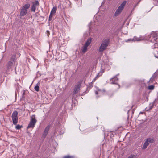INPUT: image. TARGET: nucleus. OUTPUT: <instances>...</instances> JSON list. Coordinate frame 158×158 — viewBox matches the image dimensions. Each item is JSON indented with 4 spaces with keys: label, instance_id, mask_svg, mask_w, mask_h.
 <instances>
[{
    "label": "nucleus",
    "instance_id": "1",
    "mask_svg": "<svg viewBox=\"0 0 158 158\" xmlns=\"http://www.w3.org/2000/svg\"><path fill=\"white\" fill-rule=\"evenodd\" d=\"M30 7V4L29 3L25 4L23 6L20 10V16H23L25 15L27 13L28 9Z\"/></svg>",
    "mask_w": 158,
    "mask_h": 158
},
{
    "label": "nucleus",
    "instance_id": "2",
    "mask_svg": "<svg viewBox=\"0 0 158 158\" xmlns=\"http://www.w3.org/2000/svg\"><path fill=\"white\" fill-rule=\"evenodd\" d=\"M127 3V1H124L118 7L114 14V16H117L121 13Z\"/></svg>",
    "mask_w": 158,
    "mask_h": 158
},
{
    "label": "nucleus",
    "instance_id": "3",
    "mask_svg": "<svg viewBox=\"0 0 158 158\" xmlns=\"http://www.w3.org/2000/svg\"><path fill=\"white\" fill-rule=\"evenodd\" d=\"M108 44V40H105L101 44L98 49L99 52H102L106 49Z\"/></svg>",
    "mask_w": 158,
    "mask_h": 158
},
{
    "label": "nucleus",
    "instance_id": "4",
    "mask_svg": "<svg viewBox=\"0 0 158 158\" xmlns=\"http://www.w3.org/2000/svg\"><path fill=\"white\" fill-rule=\"evenodd\" d=\"M92 38H89L84 44L83 46L82 47V52L83 53L86 52L87 50L88 47L90 45L92 42Z\"/></svg>",
    "mask_w": 158,
    "mask_h": 158
},
{
    "label": "nucleus",
    "instance_id": "5",
    "mask_svg": "<svg viewBox=\"0 0 158 158\" xmlns=\"http://www.w3.org/2000/svg\"><path fill=\"white\" fill-rule=\"evenodd\" d=\"M18 113L17 111H15L13 112L12 115L13 122V124L15 125H16L18 122Z\"/></svg>",
    "mask_w": 158,
    "mask_h": 158
},
{
    "label": "nucleus",
    "instance_id": "6",
    "mask_svg": "<svg viewBox=\"0 0 158 158\" xmlns=\"http://www.w3.org/2000/svg\"><path fill=\"white\" fill-rule=\"evenodd\" d=\"M33 116H32L31 121H30L29 124L27 127V128H30L31 127L33 128L37 122V120L35 118H33Z\"/></svg>",
    "mask_w": 158,
    "mask_h": 158
},
{
    "label": "nucleus",
    "instance_id": "7",
    "mask_svg": "<svg viewBox=\"0 0 158 158\" xmlns=\"http://www.w3.org/2000/svg\"><path fill=\"white\" fill-rule=\"evenodd\" d=\"M32 4L31 7V11L35 12L36 7L39 6V3L38 1H36L33 2Z\"/></svg>",
    "mask_w": 158,
    "mask_h": 158
},
{
    "label": "nucleus",
    "instance_id": "8",
    "mask_svg": "<svg viewBox=\"0 0 158 158\" xmlns=\"http://www.w3.org/2000/svg\"><path fill=\"white\" fill-rule=\"evenodd\" d=\"M81 87V85L80 84H78L75 85L73 92V94H75L79 92Z\"/></svg>",
    "mask_w": 158,
    "mask_h": 158
},
{
    "label": "nucleus",
    "instance_id": "9",
    "mask_svg": "<svg viewBox=\"0 0 158 158\" xmlns=\"http://www.w3.org/2000/svg\"><path fill=\"white\" fill-rule=\"evenodd\" d=\"M15 62L14 60L9 61L7 64V67L8 69H11L15 66Z\"/></svg>",
    "mask_w": 158,
    "mask_h": 158
},
{
    "label": "nucleus",
    "instance_id": "10",
    "mask_svg": "<svg viewBox=\"0 0 158 158\" xmlns=\"http://www.w3.org/2000/svg\"><path fill=\"white\" fill-rule=\"evenodd\" d=\"M56 10V7H53L52 10L51 11L50 16H49V20H50L52 18L53 15H55Z\"/></svg>",
    "mask_w": 158,
    "mask_h": 158
},
{
    "label": "nucleus",
    "instance_id": "11",
    "mask_svg": "<svg viewBox=\"0 0 158 158\" xmlns=\"http://www.w3.org/2000/svg\"><path fill=\"white\" fill-rule=\"evenodd\" d=\"M50 128V127L49 126H47L45 128V130L44 132L43 136H44V137H45L48 134V132L49 131V130Z\"/></svg>",
    "mask_w": 158,
    "mask_h": 158
},
{
    "label": "nucleus",
    "instance_id": "12",
    "mask_svg": "<svg viewBox=\"0 0 158 158\" xmlns=\"http://www.w3.org/2000/svg\"><path fill=\"white\" fill-rule=\"evenodd\" d=\"M149 143L147 141V140H146L145 142H144L143 146V147L142 149H146L147 147L149 145Z\"/></svg>",
    "mask_w": 158,
    "mask_h": 158
},
{
    "label": "nucleus",
    "instance_id": "13",
    "mask_svg": "<svg viewBox=\"0 0 158 158\" xmlns=\"http://www.w3.org/2000/svg\"><path fill=\"white\" fill-rule=\"evenodd\" d=\"M146 140L149 143H152L155 142L154 140L152 138H148L146 139Z\"/></svg>",
    "mask_w": 158,
    "mask_h": 158
},
{
    "label": "nucleus",
    "instance_id": "14",
    "mask_svg": "<svg viewBox=\"0 0 158 158\" xmlns=\"http://www.w3.org/2000/svg\"><path fill=\"white\" fill-rule=\"evenodd\" d=\"M154 55L155 57L158 58V48H157L154 52Z\"/></svg>",
    "mask_w": 158,
    "mask_h": 158
},
{
    "label": "nucleus",
    "instance_id": "15",
    "mask_svg": "<svg viewBox=\"0 0 158 158\" xmlns=\"http://www.w3.org/2000/svg\"><path fill=\"white\" fill-rule=\"evenodd\" d=\"M74 158L73 156H70V155H67L63 157V158Z\"/></svg>",
    "mask_w": 158,
    "mask_h": 158
},
{
    "label": "nucleus",
    "instance_id": "16",
    "mask_svg": "<svg viewBox=\"0 0 158 158\" xmlns=\"http://www.w3.org/2000/svg\"><path fill=\"white\" fill-rule=\"evenodd\" d=\"M152 36L153 37H157V34L155 33V32H153L152 34Z\"/></svg>",
    "mask_w": 158,
    "mask_h": 158
},
{
    "label": "nucleus",
    "instance_id": "17",
    "mask_svg": "<svg viewBox=\"0 0 158 158\" xmlns=\"http://www.w3.org/2000/svg\"><path fill=\"white\" fill-rule=\"evenodd\" d=\"M22 127L23 126L22 125H18L16 126L15 128L17 129H19Z\"/></svg>",
    "mask_w": 158,
    "mask_h": 158
},
{
    "label": "nucleus",
    "instance_id": "18",
    "mask_svg": "<svg viewBox=\"0 0 158 158\" xmlns=\"http://www.w3.org/2000/svg\"><path fill=\"white\" fill-rule=\"evenodd\" d=\"M154 86L153 85H151L148 86V88L150 90H153L154 89Z\"/></svg>",
    "mask_w": 158,
    "mask_h": 158
},
{
    "label": "nucleus",
    "instance_id": "19",
    "mask_svg": "<svg viewBox=\"0 0 158 158\" xmlns=\"http://www.w3.org/2000/svg\"><path fill=\"white\" fill-rule=\"evenodd\" d=\"M35 89L37 91L39 90V87L37 85L35 87Z\"/></svg>",
    "mask_w": 158,
    "mask_h": 158
},
{
    "label": "nucleus",
    "instance_id": "20",
    "mask_svg": "<svg viewBox=\"0 0 158 158\" xmlns=\"http://www.w3.org/2000/svg\"><path fill=\"white\" fill-rule=\"evenodd\" d=\"M135 157V156L134 155H131L129 156H128L127 158H134Z\"/></svg>",
    "mask_w": 158,
    "mask_h": 158
},
{
    "label": "nucleus",
    "instance_id": "21",
    "mask_svg": "<svg viewBox=\"0 0 158 158\" xmlns=\"http://www.w3.org/2000/svg\"><path fill=\"white\" fill-rule=\"evenodd\" d=\"M47 32L48 33H49V32L48 31H47Z\"/></svg>",
    "mask_w": 158,
    "mask_h": 158
}]
</instances>
